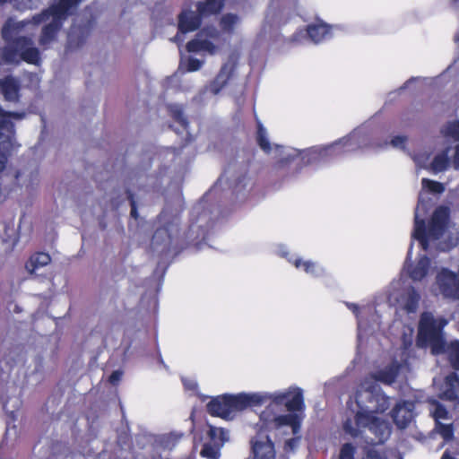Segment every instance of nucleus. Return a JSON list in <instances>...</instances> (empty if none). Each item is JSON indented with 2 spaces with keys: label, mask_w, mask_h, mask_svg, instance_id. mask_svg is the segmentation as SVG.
Returning <instances> with one entry per match:
<instances>
[{
  "label": "nucleus",
  "mask_w": 459,
  "mask_h": 459,
  "mask_svg": "<svg viewBox=\"0 0 459 459\" xmlns=\"http://www.w3.org/2000/svg\"><path fill=\"white\" fill-rule=\"evenodd\" d=\"M437 79V78H436V79H433V78H420V77L411 78V79L408 80L404 83V85L399 89V91H403L404 89L409 88L411 84H413L415 82H420L422 84H430L434 81H436Z\"/></svg>",
  "instance_id": "nucleus-38"
},
{
  "label": "nucleus",
  "mask_w": 459,
  "mask_h": 459,
  "mask_svg": "<svg viewBox=\"0 0 459 459\" xmlns=\"http://www.w3.org/2000/svg\"><path fill=\"white\" fill-rule=\"evenodd\" d=\"M90 22L84 26H72L67 35V45L69 48L78 47L85 39L89 33Z\"/></svg>",
  "instance_id": "nucleus-25"
},
{
  "label": "nucleus",
  "mask_w": 459,
  "mask_h": 459,
  "mask_svg": "<svg viewBox=\"0 0 459 459\" xmlns=\"http://www.w3.org/2000/svg\"><path fill=\"white\" fill-rule=\"evenodd\" d=\"M302 0H271L262 23L258 39L276 41L281 27L296 14L298 4Z\"/></svg>",
  "instance_id": "nucleus-6"
},
{
  "label": "nucleus",
  "mask_w": 459,
  "mask_h": 459,
  "mask_svg": "<svg viewBox=\"0 0 459 459\" xmlns=\"http://www.w3.org/2000/svg\"><path fill=\"white\" fill-rule=\"evenodd\" d=\"M431 152L427 150L419 151L412 155V160L419 169H429Z\"/></svg>",
  "instance_id": "nucleus-31"
},
{
  "label": "nucleus",
  "mask_w": 459,
  "mask_h": 459,
  "mask_svg": "<svg viewBox=\"0 0 459 459\" xmlns=\"http://www.w3.org/2000/svg\"><path fill=\"white\" fill-rule=\"evenodd\" d=\"M299 438H290L286 441L285 448L289 450H294V448L298 446Z\"/></svg>",
  "instance_id": "nucleus-45"
},
{
  "label": "nucleus",
  "mask_w": 459,
  "mask_h": 459,
  "mask_svg": "<svg viewBox=\"0 0 459 459\" xmlns=\"http://www.w3.org/2000/svg\"><path fill=\"white\" fill-rule=\"evenodd\" d=\"M82 0H59L41 13L33 17V23H45L39 39V45L48 48L55 40L63 22L72 15Z\"/></svg>",
  "instance_id": "nucleus-5"
},
{
  "label": "nucleus",
  "mask_w": 459,
  "mask_h": 459,
  "mask_svg": "<svg viewBox=\"0 0 459 459\" xmlns=\"http://www.w3.org/2000/svg\"><path fill=\"white\" fill-rule=\"evenodd\" d=\"M439 396L459 408V373H451L445 377L439 387Z\"/></svg>",
  "instance_id": "nucleus-20"
},
{
  "label": "nucleus",
  "mask_w": 459,
  "mask_h": 459,
  "mask_svg": "<svg viewBox=\"0 0 459 459\" xmlns=\"http://www.w3.org/2000/svg\"><path fill=\"white\" fill-rule=\"evenodd\" d=\"M225 0H204L196 4V10H183L178 15V33L173 40L180 44L184 39L181 34L197 30L204 18L217 14L224 6Z\"/></svg>",
  "instance_id": "nucleus-8"
},
{
  "label": "nucleus",
  "mask_w": 459,
  "mask_h": 459,
  "mask_svg": "<svg viewBox=\"0 0 459 459\" xmlns=\"http://www.w3.org/2000/svg\"><path fill=\"white\" fill-rule=\"evenodd\" d=\"M445 191L443 184L422 178L421 191L419 194L418 204L415 208L414 229L411 234L412 242L410 246L403 271L413 281H421L434 270L431 259L426 254H420L415 261H411L414 241H418L419 247L423 252H431L434 249L445 250L459 240L457 236L450 244L443 241L449 217L447 208L440 206L434 212L430 222L425 224V218L432 207V200L429 194H441Z\"/></svg>",
  "instance_id": "nucleus-2"
},
{
  "label": "nucleus",
  "mask_w": 459,
  "mask_h": 459,
  "mask_svg": "<svg viewBox=\"0 0 459 459\" xmlns=\"http://www.w3.org/2000/svg\"><path fill=\"white\" fill-rule=\"evenodd\" d=\"M8 2V0H0V4ZM13 4L20 10L31 9L33 7L32 0H9Z\"/></svg>",
  "instance_id": "nucleus-37"
},
{
  "label": "nucleus",
  "mask_w": 459,
  "mask_h": 459,
  "mask_svg": "<svg viewBox=\"0 0 459 459\" xmlns=\"http://www.w3.org/2000/svg\"><path fill=\"white\" fill-rule=\"evenodd\" d=\"M207 411L225 420H232L228 394L216 396L207 403Z\"/></svg>",
  "instance_id": "nucleus-23"
},
{
  "label": "nucleus",
  "mask_w": 459,
  "mask_h": 459,
  "mask_svg": "<svg viewBox=\"0 0 459 459\" xmlns=\"http://www.w3.org/2000/svg\"><path fill=\"white\" fill-rule=\"evenodd\" d=\"M256 142L261 150L275 160V167L281 169L297 159L307 165H321L348 153L365 151L372 146L373 136L368 126L363 125L331 144L299 151L273 144L266 128L257 120Z\"/></svg>",
  "instance_id": "nucleus-4"
},
{
  "label": "nucleus",
  "mask_w": 459,
  "mask_h": 459,
  "mask_svg": "<svg viewBox=\"0 0 459 459\" xmlns=\"http://www.w3.org/2000/svg\"><path fill=\"white\" fill-rule=\"evenodd\" d=\"M274 252L277 255L285 258L296 269L303 271L311 277L319 278L325 274V270L321 264L309 259H303L297 255L290 254L284 245L277 246Z\"/></svg>",
  "instance_id": "nucleus-14"
},
{
  "label": "nucleus",
  "mask_w": 459,
  "mask_h": 459,
  "mask_svg": "<svg viewBox=\"0 0 459 459\" xmlns=\"http://www.w3.org/2000/svg\"><path fill=\"white\" fill-rule=\"evenodd\" d=\"M413 334V326L404 325L400 337L399 357L395 356L391 364L371 374L359 384L354 401L348 403L351 415L343 423L345 433L357 437L368 430L375 435V438L368 437L373 444L383 443L388 438L391 433L389 423L377 414L389 408L390 398L382 392L377 382L391 385L405 368L407 351L412 344Z\"/></svg>",
  "instance_id": "nucleus-1"
},
{
  "label": "nucleus",
  "mask_w": 459,
  "mask_h": 459,
  "mask_svg": "<svg viewBox=\"0 0 459 459\" xmlns=\"http://www.w3.org/2000/svg\"><path fill=\"white\" fill-rule=\"evenodd\" d=\"M23 113L6 112L0 106V172L4 169L6 154L15 151L17 145L14 139L13 124L11 119H22Z\"/></svg>",
  "instance_id": "nucleus-12"
},
{
  "label": "nucleus",
  "mask_w": 459,
  "mask_h": 459,
  "mask_svg": "<svg viewBox=\"0 0 459 459\" xmlns=\"http://www.w3.org/2000/svg\"><path fill=\"white\" fill-rule=\"evenodd\" d=\"M364 459H388V458L384 451H379L375 448H370L367 451V455Z\"/></svg>",
  "instance_id": "nucleus-39"
},
{
  "label": "nucleus",
  "mask_w": 459,
  "mask_h": 459,
  "mask_svg": "<svg viewBox=\"0 0 459 459\" xmlns=\"http://www.w3.org/2000/svg\"><path fill=\"white\" fill-rule=\"evenodd\" d=\"M354 455L355 447L351 444L346 443L341 448L339 459H354Z\"/></svg>",
  "instance_id": "nucleus-36"
},
{
  "label": "nucleus",
  "mask_w": 459,
  "mask_h": 459,
  "mask_svg": "<svg viewBox=\"0 0 459 459\" xmlns=\"http://www.w3.org/2000/svg\"><path fill=\"white\" fill-rule=\"evenodd\" d=\"M16 178H17L19 180H21V181L22 182V184H25V181H23V179H22V173H18V174H17V176H16Z\"/></svg>",
  "instance_id": "nucleus-50"
},
{
  "label": "nucleus",
  "mask_w": 459,
  "mask_h": 459,
  "mask_svg": "<svg viewBox=\"0 0 459 459\" xmlns=\"http://www.w3.org/2000/svg\"><path fill=\"white\" fill-rule=\"evenodd\" d=\"M238 57L234 55L230 56L229 60L222 65L220 73L213 82L206 88L213 95H217L221 90L225 86L230 79L237 62Z\"/></svg>",
  "instance_id": "nucleus-21"
},
{
  "label": "nucleus",
  "mask_w": 459,
  "mask_h": 459,
  "mask_svg": "<svg viewBox=\"0 0 459 459\" xmlns=\"http://www.w3.org/2000/svg\"><path fill=\"white\" fill-rule=\"evenodd\" d=\"M19 87V82L12 76H6L0 80V91L7 101L18 100Z\"/></svg>",
  "instance_id": "nucleus-24"
},
{
  "label": "nucleus",
  "mask_w": 459,
  "mask_h": 459,
  "mask_svg": "<svg viewBox=\"0 0 459 459\" xmlns=\"http://www.w3.org/2000/svg\"><path fill=\"white\" fill-rule=\"evenodd\" d=\"M122 373L120 371H114L109 377V382L112 385H116L121 379Z\"/></svg>",
  "instance_id": "nucleus-43"
},
{
  "label": "nucleus",
  "mask_w": 459,
  "mask_h": 459,
  "mask_svg": "<svg viewBox=\"0 0 459 459\" xmlns=\"http://www.w3.org/2000/svg\"><path fill=\"white\" fill-rule=\"evenodd\" d=\"M443 133L446 137L459 141V121L448 123L443 129Z\"/></svg>",
  "instance_id": "nucleus-33"
},
{
  "label": "nucleus",
  "mask_w": 459,
  "mask_h": 459,
  "mask_svg": "<svg viewBox=\"0 0 459 459\" xmlns=\"http://www.w3.org/2000/svg\"><path fill=\"white\" fill-rule=\"evenodd\" d=\"M221 446L208 441L204 443L201 450V455L209 459H218L221 455Z\"/></svg>",
  "instance_id": "nucleus-32"
},
{
  "label": "nucleus",
  "mask_w": 459,
  "mask_h": 459,
  "mask_svg": "<svg viewBox=\"0 0 459 459\" xmlns=\"http://www.w3.org/2000/svg\"><path fill=\"white\" fill-rule=\"evenodd\" d=\"M337 26H330L322 22H315L307 25L306 29L297 30L290 38L294 43L303 44L307 40L318 44L330 39L338 30Z\"/></svg>",
  "instance_id": "nucleus-13"
},
{
  "label": "nucleus",
  "mask_w": 459,
  "mask_h": 459,
  "mask_svg": "<svg viewBox=\"0 0 459 459\" xmlns=\"http://www.w3.org/2000/svg\"><path fill=\"white\" fill-rule=\"evenodd\" d=\"M246 181H247V178H244L243 179H240V180L237 183V185H236V186H235V187H236V190H237L238 192H240V189H241L242 187H243V188H245V187H247L248 185H251V183H249V181H248V182H246Z\"/></svg>",
  "instance_id": "nucleus-47"
},
{
  "label": "nucleus",
  "mask_w": 459,
  "mask_h": 459,
  "mask_svg": "<svg viewBox=\"0 0 459 459\" xmlns=\"http://www.w3.org/2000/svg\"><path fill=\"white\" fill-rule=\"evenodd\" d=\"M405 141H406V137H404V136H395L392 139L391 144L394 148H403Z\"/></svg>",
  "instance_id": "nucleus-41"
},
{
  "label": "nucleus",
  "mask_w": 459,
  "mask_h": 459,
  "mask_svg": "<svg viewBox=\"0 0 459 459\" xmlns=\"http://www.w3.org/2000/svg\"><path fill=\"white\" fill-rule=\"evenodd\" d=\"M50 261L51 258L48 254L43 252L37 253L30 256L25 267L30 273L36 274L40 268L48 265Z\"/></svg>",
  "instance_id": "nucleus-26"
},
{
  "label": "nucleus",
  "mask_w": 459,
  "mask_h": 459,
  "mask_svg": "<svg viewBox=\"0 0 459 459\" xmlns=\"http://www.w3.org/2000/svg\"><path fill=\"white\" fill-rule=\"evenodd\" d=\"M65 459H85L84 456L81 454L74 455L66 457Z\"/></svg>",
  "instance_id": "nucleus-48"
},
{
  "label": "nucleus",
  "mask_w": 459,
  "mask_h": 459,
  "mask_svg": "<svg viewBox=\"0 0 459 459\" xmlns=\"http://www.w3.org/2000/svg\"><path fill=\"white\" fill-rule=\"evenodd\" d=\"M1 400L4 410L9 418L6 422V432L4 439V442L7 444L9 440L13 441L17 437V429L14 421L17 419V411L22 406V400L16 394L7 397L2 395Z\"/></svg>",
  "instance_id": "nucleus-17"
},
{
  "label": "nucleus",
  "mask_w": 459,
  "mask_h": 459,
  "mask_svg": "<svg viewBox=\"0 0 459 459\" xmlns=\"http://www.w3.org/2000/svg\"><path fill=\"white\" fill-rule=\"evenodd\" d=\"M414 403L403 402L397 403L392 411L394 422L399 429H405L413 419Z\"/></svg>",
  "instance_id": "nucleus-22"
},
{
  "label": "nucleus",
  "mask_w": 459,
  "mask_h": 459,
  "mask_svg": "<svg viewBox=\"0 0 459 459\" xmlns=\"http://www.w3.org/2000/svg\"><path fill=\"white\" fill-rule=\"evenodd\" d=\"M225 0H204L196 4V10H183L178 15V33L173 40L180 44L184 39L181 34L197 30L204 18L217 14L224 6Z\"/></svg>",
  "instance_id": "nucleus-7"
},
{
  "label": "nucleus",
  "mask_w": 459,
  "mask_h": 459,
  "mask_svg": "<svg viewBox=\"0 0 459 459\" xmlns=\"http://www.w3.org/2000/svg\"><path fill=\"white\" fill-rule=\"evenodd\" d=\"M166 217H167L166 212H163L160 214V221H165Z\"/></svg>",
  "instance_id": "nucleus-49"
},
{
  "label": "nucleus",
  "mask_w": 459,
  "mask_h": 459,
  "mask_svg": "<svg viewBox=\"0 0 459 459\" xmlns=\"http://www.w3.org/2000/svg\"><path fill=\"white\" fill-rule=\"evenodd\" d=\"M452 4H453L454 6H457V5H459V0H453V1H452Z\"/></svg>",
  "instance_id": "nucleus-52"
},
{
  "label": "nucleus",
  "mask_w": 459,
  "mask_h": 459,
  "mask_svg": "<svg viewBox=\"0 0 459 459\" xmlns=\"http://www.w3.org/2000/svg\"><path fill=\"white\" fill-rule=\"evenodd\" d=\"M446 352L447 353L451 366L455 370L459 371V341L450 342L446 347Z\"/></svg>",
  "instance_id": "nucleus-30"
},
{
  "label": "nucleus",
  "mask_w": 459,
  "mask_h": 459,
  "mask_svg": "<svg viewBox=\"0 0 459 459\" xmlns=\"http://www.w3.org/2000/svg\"><path fill=\"white\" fill-rule=\"evenodd\" d=\"M455 43L459 46V32L455 37Z\"/></svg>",
  "instance_id": "nucleus-51"
},
{
  "label": "nucleus",
  "mask_w": 459,
  "mask_h": 459,
  "mask_svg": "<svg viewBox=\"0 0 459 459\" xmlns=\"http://www.w3.org/2000/svg\"><path fill=\"white\" fill-rule=\"evenodd\" d=\"M378 305L377 299L370 302H345V306L356 317L358 326V342L359 345L363 339L381 330L382 322L377 314L376 307Z\"/></svg>",
  "instance_id": "nucleus-10"
},
{
  "label": "nucleus",
  "mask_w": 459,
  "mask_h": 459,
  "mask_svg": "<svg viewBox=\"0 0 459 459\" xmlns=\"http://www.w3.org/2000/svg\"><path fill=\"white\" fill-rule=\"evenodd\" d=\"M239 22L240 18L237 14L226 13L221 18L220 26L223 32L232 33Z\"/></svg>",
  "instance_id": "nucleus-29"
},
{
  "label": "nucleus",
  "mask_w": 459,
  "mask_h": 459,
  "mask_svg": "<svg viewBox=\"0 0 459 459\" xmlns=\"http://www.w3.org/2000/svg\"><path fill=\"white\" fill-rule=\"evenodd\" d=\"M230 408L234 418L237 412L249 407L265 405L259 414L257 426L260 430L286 432L290 429L293 435L299 432L302 418L299 412L305 409L302 388L290 385L273 392H242L229 394Z\"/></svg>",
  "instance_id": "nucleus-3"
},
{
  "label": "nucleus",
  "mask_w": 459,
  "mask_h": 459,
  "mask_svg": "<svg viewBox=\"0 0 459 459\" xmlns=\"http://www.w3.org/2000/svg\"><path fill=\"white\" fill-rule=\"evenodd\" d=\"M429 411L436 422L435 431L439 434L445 441L452 439L454 436L453 422L447 410L437 401L429 400Z\"/></svg>",
  "instance_id": "nucleus-15"
},
{
  "label": "nucleus",
  "mask_w": 459,
  "mask_h": 459,
  "mask_svg": "<svg viewBox=\"0 0 459 459\" xmlns=\"http://www.w3.org/2000/svg\"><path fill=\"white\" fill-rule=\"evenodd\" d=\"M251 446L255 459H274L275 457L273 444L267 435L258 434L251 440Z\"/></svg>",
  "instance_id": "nucleus-19"
},
{
  "label": "nucleus",
  "mask_w": 459,
  "mask_h": 459,
  "mask_svg": "<svg viewBox=\"0 0 459 459\" xmlns=\"http://www.w3.org/2000/svg\"><path fill=\"white\" fill-rule=\"evenodd\" d=\"M449 149L437 153L429 163V169L433 173H438L446 170L449 164L448 158Z\"/></svg>",
  "instance_id": "nucleus-27"
},
{
  "label": "nucleus",
  "mask_w": 459,
  "mask_h": 459,
  "mask_svg": "<svg viewBox=\"0 0 459 459\" xmlns=\"http://www.w3.org/2000/svg\"><path fill=\"white\" fill-rule=\"evenodd\" d=\"M221 33L214 27H206L200 30L195 39L186 45L188 52H207L214 54L217 50L215 43L219 42Z\"/></svg>",
  "instance_id": "nucleus-16"
},
{
  "label": "nucleus",
  "mask_w": 459,
  "mask_h": 459,
  "mask_svg": "<svg viewBox=\"0 0 459 459\" xmlns=\"http://www.w3.org/2000/svg\"><path fill=\"white\" fill-rule=\"evenodd\" d=\"M447 320L442 316L435 317L430 312H424L420 316L417 337V345L420 347L430 346L435 354L444 351L443 328Z\"/></svg>",
  "instance_id": "nucleus-9"
},
{
  "label": "nucleus",
  "mask_w": 459,
  "mask_h": 459,
  "mask_svg": "<svg viewBox=\"0 0 459 459\" xmlns=\"http://www.w3.org/2000/svg\"><path fill=\"white\" fill-rule=\"evenodd\" d=\"M178 233V223L176 219L165 226L156 230L152 239V248L154 252L163 254L169 251L174 235Z\"/></svg>",
  "instance_id": "nucleus-18"
},
{
  "label": "nucleus",
  "mask_w": 459,
  "mask_h": 459,
  "mask_svg": "<svg viewBox=\"0 0 459 459\" xmlns=\"http://www.w3.org/2000/svg\"><path fill=\"white\" fill-rule=\"evenodd\" d=\"M128 198L130 199V204H131V216L134 217V219H137L138 214H137L136 203L132 195L129 194Z\"/></svg>",
  "instance_id": "nucleus-42"
},
{
  "label": "nucleus",
  "mask_w": 459,
  "mask_h": 459,
  "mask_svg": "<svg viewBox=\"0 0 459 459\" xmlns=\"http://www.w3.org/2000/svg\"><path fill=\"white\" fill-rule=\"evenodd\" d=\"M39 178H38V172H31L30 181L28 184H26L27 186H33L34 185L38 184Z\"/></svg>",
  "instance_id": "nucleus-46"
},
{
  "label": "nucleus",
  "mask_w": 459,
  "mask_h": 459,
  "mask_svg": "<svg viewBox=\"0 0 459 459\" xmlns=\"http://www.w3.org/2000/svg\"><path fill=\"white\" fill-rule=\"evenodd\" d=\"M208 437L211 443L222 446L223 444L229 439V433L222 428H216L209 426Z\"/></svg>",
  "instance_id": "nucleus-28"
},
{
  "label": "nucleus",
  "mask_w": 459,
  "mask_h": 459,
  "mask_svg": "<svg viewBox=\"0 0 459 459\" xmlns=\"http://www.w3.org/2000/svg\"><path fill=\"white\" fill-rule=\"evenodd\" d=\"M452 163L455 169H459V143L455 147Z\"/></svg>",
  "instance_id": "nucleus-44"
},
{
  "label": "nucleus",
  "mask_w": 459,
  "mask_h": 459,
  "mask_svg": "<svg viewBox=\"0 0 459 459\" xmlns=\"http://www.w3.org/2000/svg\"><path fill=\"white\" fill-rule=\"evenodd\" d=\"M170 112L174 119L182 126L183 130L187 132V122L183 116L182 108L179 105L170 107Z\"/></svg>",
  "instance_id": "nucleus-34"
},
{
  "label": "nucleus",
  "mask_w": 459,
  "mask_h": 459,
  "mask_svg": "<svg viewBox=\"0 0 459 459\" xmlns=\"http://www.w3.org/2000/svg\"><path fill=\"white\" fill-rule=\"evenodd\" d=\"M182 383L188 391L195 392L197 389V382L194 378L182 377Z\"/></svg>",
  "instance_id": "nucleus-40"
},
{
  "label": "nucleus",
  "mask_w": 459,
  "mask_h": 459,
  "mask_svg": "<svg viewBox=\"0 0 459 459\" xmlns=\"http://www.w3.org/2000/svg\"><path fill=\"white\" fill-rule=\"evenodd\" d=\"M386 299L390 306H395L399 310L408 315H415L420 295L413 286L409 283L406 284L399 279L390 284Z\"/></svg>",
  "instance_id": "nucleus-11"
},
{
  "label": "nucleus",
  "mask_w": 459,
  "mask_h": 459,
  "mask_svg": "<svg viewBox=\"0 0 459 459\" xmlns=\"http://www.w3.org/2000/svg\"><path fill=\"white\" fill-rule=\"evenodd\" d=\"M204 64V61L199 60L197 58L189 57L186 61V63H184L181 61L180 63V68H182L184 65H186V72H195L199 70Z\"/></svg>",
  "instance_id": "nucleus-35"
}]
</instances>
